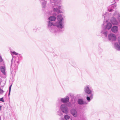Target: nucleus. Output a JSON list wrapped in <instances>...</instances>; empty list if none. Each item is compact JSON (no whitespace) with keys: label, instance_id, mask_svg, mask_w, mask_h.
<instances>
[{"label":"nucleus","instance_id":"nucleus-1","mask_svg":"<svg viewBox=\"0 0 120 120\" xmlns=\"http://www.w3.org/2000/svg\"><path fill=\"white\" fill-rule=\"evenodd\" d=\"M48 26L49 28V30L52 33H55L56 32H61L62 30L58 27L55 25V23L54 25H53V23L52 22L49 21H48Z\"/></svg>","mask_w":120,"mask_h":120},{"label":"nucleus","instance_id":"nucleus-2","mask_svg":"<svg viewBox=\"0 0 120 120\" xmlns=\"http://www.w3.org/2000/svg\"><path fill=\"white\" fill-rule=\"evenodd\" d=\"M57 19L58 21L56 22L55 25L62 30V28H64V25L63 21V19L62 17V15H58Z\"/></svg>","mask_w":120,"mask_h":120},{"label":"nucleus","instance_id":"nucleus-3","mask_svg":"<svg viewBox=\"0 0 120 120\" xmlns=\"http://www.w3.org/2000/svg\"><path fill=\"white\" fill-rule=\"evenodd\" d=\"M112 26L110 22H107L106 27H103L101 31V33L104 34L105 37L107 36V30H109L112 28Z\"/></svg>","mask_w":120,"mask_h":120},{"label":"nucleus","instance_id":"nucleus-4","mask_svg":"<svg viewBox=\"0 0 120 120\" xmlns=\"http://www.w3.org/2000/svg\"><path fill=\"white\" fill-rule=\"evenodd\" d=\"M92 89L90 85H87L84 87V91L85 93L87 94H93L92 93Z\"/></svg>","mask_w":120,"mask_h":120},{"label":"nucleus","instance_id":"nucleus-5","mask_svg":"<svg viewBox=\"0 0 120 120\" xmlns=\"http://www.w3.org/2000/svg\"><path fill=\"white\" fill-rule=\"evenodd\" d=\"M56 4H56H51L52 5V7L54 8L53 11L55 12H57L58 13H60L61 12H60L59 10L61 9V6L60 4Z\"/></svg>","mask_w":120,"mask_h":120},{"label":"nucleus","instance_id":"nucleus-6","mask_svg":"<svg viewBox=\"0 0 120 120\" xmlns=\"http://www.w3.org/2000/svg\"><path fill=\"white\" fill-rule=\"evenodd\" d=\"M60 109L63 113L68 114V109L64 104H62L60 106Z\"/></svg>","mask_w":120,"mask_h":120},{"label":"nucleus","instance_id":"nucleus-7","mask_svg":"<svg viewBox=\"0 0 120 120\" xmlns=\"http://www.w3.org/2000/svg\"><path fill=\"white\" fill-rule=\"evenodd\" d=\"M109 40L112 41H115L116 39V35L114 34H109L108 36Z\"/></svg>","mask_w":120,"mask_h":120},{"label":"nucleus","instance_id":"nucleus-8","mask_svg":"<svg viewBox=\"0 0 120 120\" xmlns=\"http://www.w3.org/2000/svg\"><path fill=\"white\" fill-rule=\"evenodd\" d=\"M118 42L115 43L114 47L116 49L120 50V37H118Z\"/></svg>","mask_w":120,"mask_h":120},{"label":"nucleus","instance_id":"nucleus-9","mask_svg":"<svg viewBox=\"0 0 120 120\" xmlns=\"http://www.w3.org/2000/svg\"><path fill=\"white\" fill-rule=\"evenodd\" d=\"M116 7V5L115 4H112L108 7V10L109 12H112L113 11Z\"/></svg>","mask_w":120,"mask_h":120},{"label":"nucleus","instance_id":"nucleus-10","mask_svg":"<svg viewBox=\"0 0 120 120\" xmlns=\"http://www.w3.org/2000/svg\"><path fill=\"white\" fill-rule=\"evenodd\" d=\"M111 23L113 25H118L119 23L116 20V18L112 17L110 20Z\"/></svg>","mask_w":120,"mask_h":120},{"label":"nucleus","instance_id":"nucleus-11","mask_svg":"<svg viewBox=\"0 0 120 120\" xmlns=\"http://www.w3.org/2000/svg\"><path fill=\"white\" fill-rule=\"evenodd\" d=\"M69 97L68 96H67L64 98H61L60 101L63 103H66L69 102Z\"/></svg>","mask_w":120,"mask_h":120},{"label":"nucleus","instance_id":"nucleus-12","mask_svg":"<svg viewBox=\"0 0 120 120\" xmlns=\"http://www.w3.org/2000/svg\"><path fill=\"white\" fill-rule=\"evenodd\" d=\"M1 72L4 75H6V68L5 66L4 65L1 66L0 67Z\"/></svg>","mask_w":120,"mask_h":120},{"label":"nucleus","instance_id":"nucleus-13","mask_svg":"<svg viewBox=\"0 0 120 120\" xmlns=\"http://www.w3.org/2000/svg\"><path fill=\"white\" fill-rule=\"evenodd\" d=\"M62 0H49V1L50 2L51 4H60L59 3V2H61Z\"/></svg>","mask_w":120,"mask_h":120},{"label":"nucleus","instance_id":"nucleus-14","mask_svg":"<svg viewBox=\"0 0 120 120\" xmlns=\"http://www.w3.org/2000/svg\"><path fill=\"white\" fill-rule=\"evenodd\" d=\"M71 113L73 116L75 117H76L77 116V112L74 109H72L71 110Z\"/></svg>","mask_w":120,"mask_h":120},{"label":"nucleus","instance_id":"nucleus-15","mask_svg":"<svg viewBox=\"0 0 120 120\" xmlns=\"http://www.w3.org/2000/svg\"><path fill=\"white\" fill-rule=\"evenodd\" d=\"M78 103L79 104L81 105L87 104V103L86 101H84L82 99H79L78 101Z\"/></svg>","mask_w":120,"mask_h":120},{"label":"nucleus","instance_id":"nucleus-16","mask_svg":"<svg viewBox=\"0 0 120 120\" xmlns=\"http://www.w3.org/2000/svg\"><path fill=\"white\" fill-rule=\"evenodd\" d=\"M112 31L114 33H117L118 31V26H114L112 27L111 29Z\"/></svg>","mask_w":120,"mask_h":120},{"label":"nucleus","instance_id":"nucleus-17","mask_svg":"<svg viewBox=\"0 0 120 120\" xmlns=\"http://www.w3.org/2000/svg\"><path fill=\"white\" fill-rule=\"evenodd\" d=\"M89 94L90 95V96H87L86 97L87 100L89 102H90V101L93 98L94 94Z\"/></svg>","mask_w":120,"mask_h":120},{"label":"nucleus","instance_id":"nucleus-18","mask_svg":"<svg viewBox=\"0 0 120 120\" xmlns=\"http://www.w3.org/2000/svg\"><path fill=\"white\" fill-rule=\"evenodd\" d=\"M41 2H42L41 4L43 8H45L46 7V2L44 0H39Z\"/></svg>","mask_w":120,"mask_h":120},{"label":"nucleus","instance_id":"nucleus-19","mask_svg":"<svg viewBox=\"0 0 120 120\" xmlns=\"http://www.w3.org/2000/svg\"><path fill=\"white\" fill-rule=\"evenodd\" d=\"M56 19V17L54 16H51L48 18L49 20L50 21H54Z\"/></svg>","mask_w":120,"mask_h":120},{"label":"nucleus","instance_id":"nucleus-20","mask_svg":"<svg viewBox=\"0 0 120 120\" xmlns=\"http://www.w3.org/2000/svg\"><path fill=\"white\" fill-rule=\"evenodd\" d=\"M60 109H59L57 111V114L58 115L60 116L61 117L63 116V114L61 111Z\"/></svg>","mask_w":120,"mask_h":120},{"label":"nucleus","instance_id":"nucleus-21","mask_svg":"<svg viewBox=\"0 0 120 120\" xmlns=\"http://www.w3.org/2000/svg\"><path fill=\"white\" fill-rule=\"evenodd\" d=\"M119 12L117 11H115L114 13L113 14V17H114V18H117L118 17V14Z\"/></svg>","mask_w":120,"mask_h":120},{"label":"nucleus","instance_id":"nucleus-22","mask_svg":"<svg viewBox=\"0 0 120 120\" xmlns=\"http://www.w3.org/2000/svg\"><path fill=\"white\" fill-rule=\"evenodd\" d=\"M64 118L66 120H67L70 118V116L68 115H64Z\"/></svg>","mask_w":120,"mask_h":120},{"label":"nucleus","instance_id":"nucleus-23","mask_svg":"<svg viewBox=\"0 0 120 120\" xmlns=\"http://www.w3.org/2000/svg\"><path fill=\"white\" fill-rule=\"evenodd\" d=\"M12 85H11L9 87V93H8V97H9V96H10V93L11 88Z\"/></svg>","mask_w":120,"mask_h":120},{"label":"nucleus","instance_id":"nucleus-24","mask_svg":"<svg viewBox=\"0 0 120 120\" xmlns=\"http://www.w3.org/2000/svg\"><path fill=\"white\" fill-rule=\"evenodd\" d=\"M107 13L106 12H105L102 15V16L103 17H104V19H105V18H106L105 17H106L107 15H106Z\"/></svg>","mask_w":120,"mask_h":120},{"label":"nucleus","instance_id":"nucleus-25","mask_svg":"<svg viewBox=\"0 0 120 120\" xmlns=\"http://www.w3.org/2000/svg\"><path fill=\"white\" fill-rule=\"evenodd\" d=\"M11 54L12 56L13 55H18V53L16 52L15 51L11 52Z\"/></svg>","mask_w":120,"mask_h":120},{"label":"nucleus","instance_id":"nucleus-26","mask_svg":"<svg viewBox=\"0 0 120 120\" xmlns=\"http://www.w3.org/2000/svg\"><path fill=\"white\" fill-rule=\"evenodd\" d=\"M18 56L19 58V60H21L22 58V56L21 55L19 54H18L17 55Z\"/></svg>","mask_w":120,"mask_h":120},{"label":"nucleus","instance_id":"nucleus-27","mask_svg":"<svg viewBox=\"0 0 120 120\" xmlns=\"http://www.w3.org/2000/svg\"><path fill=\"white\" fill-rule=\"evenodd\" d=\"M0 101H2L3 102H4V101L3 99V98H0Z\"/></svg>","mask_w":120,"mask_h":120},{"label":"nucleus","instance_id":"nucleus-28","mask_svg":"<svg viewBox=\"0 0 120 120\" xmlns=\"http://www.w3.org/2000/svg\"><path fill=\"white\" fill-rule=\"evenodd\" d=\"M3 61V60L1 56H0V62H2Z\"/></svg>","mask_w":120,"mask_h":120},{"label":"nucleus","instance_id":"nucleus-29","mask_svg":"<svg viewBox=\"0 0 120 120\" xmlns=\"http://www.w3.org/2000/svg\"><path fill=\"white\" fill-rule=\"evenodd\" d=\"M71 103H69L68 104V107H70L71 106Z\"/></svg>","mask_w":120,"mask_h":120},{"label":"nucleus","instance_id":"nucleus-30","mask_svg":"<svg viewBox=\"0 0 120 120\" xmlns=\"http://www.w3.org/2000/svg\"><path fill=\"white\" fill-rule=\"evenodd\" d=\"M33 31L34 32H36L37 30V28L36 27H35L33 29Z\"/></svg>","mask_w":120,"mask_h":120},{"label":"nucleus","instance_id":"nucleus-31","mask_svg":"<svg viewBox=\"0 0 120 120\" xmlns=\"http://www.w3.org/2000/svg\"><path fill=\"white\" fill-rule=\"evenodd\" d=\"M117 18L118 21L119 22H120V18L119 17H118Z\"/></svg>","mask_w":120,"mask_h":120},{"label":"nucleus","instance_id":"nucleus-32","mask_svg":"<svg viewBox=\"0 0 120 120\" xmlns=\"http://www.w3.org/2000/svg\"><path fill=\"white\" fill-rule=\"evenodd\" d=\"M118 16L120 18V12H119V13L118 14Z\"/></svg>","mask_w":120,"mask_h":120},{"label":"nucleus","instance_id":"nucleus-33","mask_svg":"<svg viewBox=\"0 0 120 120\" xmlns=\"http://www.w3.org/2000/svg\"><path fill=\"white\" fill-rule=\"evenodd\" d=\"M60 120H64V118L61 117L60 118Z\"/></svg>","mask_w":120,"mask_h":120},{"label":"nucleus","instance_id":"nucleus-34","mask_svg":"<svg viewBox=\"0 0 120 120\" xmlns=\"http://www.w3.org/2000/svg\"><path fill=\"white\" fill-rule=\"evenodd\" d=\"M113 0L114 1L113 2H114L115 1L116 2L118 1L119 0Z\"/></svg>","mask_w":120,"mask_h":120},{"label":"nucleus","instance_id":"nucleus-35","mask_svg":"<svg viewBox=\"0 0 120 120\" xmlns=\"http://www.w3.org/2000/svg\"><path fill=\"white\" fill-rule=\"evenodd\" d=\"M52 12L51 11V12H49V14H52Z\"/></svg>","mask_w":120,"mask_h":120},{"label":"nucleus","instance_id":"nucleus-36","mask_svg":"<svg viewBox=\"0 0 120 120\" xmlns=\"http://www.w3.org/2000/svg\"><path fill=\"white\" fill-rule=\"evenodd\" d=\"M2 107V106H0V111L1 110V109Z\"/></svg>","mask_w":120,"mask_h":120},{"label":"nucleus","instance_id":"nucleus-37","mask_svg":"<svg viewBox=\"0 0 120 120\" xmlns=\"http://www.w3.org/2000/svg\"><path fill=\"white\" fill-rule=\"evenodd\" d=\"M13 60V58H12V59H11V62H12V60Z\"/></svg>","mask_w":120,"mask_h":120},{"label":"nucleus","instance_id":"nucleus-38","mask_svg":"<svg viewBox=\"0 0 120 120\" xmlns=\"http://www.w3.org/2000/svg\"><path fill=\"white\" fill-rule=\"evenodd\" d=\"M104 23H103V25H104Z\"/></svg>","mask_w":120,"mask_h":120},{"label":"nucleus","instance_id":"nucleus-39","mask_svg":"<svg viewBox=\"0 0 120 120\" xmlns=\"http://www.w3.org/2000/svg\"><path fill=\"white\" fill-rule=\"evenodd\" d=\"M106 22H108V21H107V20H106Z\"/></svg>","mask_w":120,"mask_h":120},{"label":"nucleus","instance_id":"nucleus-40","mask_svg":"<svg viewBox=\"0 0 120 120\" xmlns=\"http://www.w3.org/2000/svg\"><path fill=\"white\" fill-rule=\"evenodd\" d=\"M13 69V68H12V70Z\"/></svg>","mask_w":120,"mask_h":120}]
</instances>
